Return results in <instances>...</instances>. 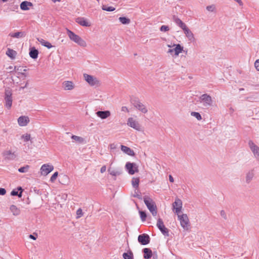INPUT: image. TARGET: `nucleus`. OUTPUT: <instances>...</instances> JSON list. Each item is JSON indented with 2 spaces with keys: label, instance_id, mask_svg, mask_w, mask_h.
<instances>
[{
  "label": "nucleus",
  "instance_id": "32",
  "mask_svg": "<svg viewBox=\"0 0 259 259\" xmlns=\"http://www.w3.org/2000/svg\"><path fill=\"white\" fill-rule=\"evenodd\" d=\"M122 256L124 259H134L133 253L131 250H129L127 252L123 253Z\"/></svg>",
  "mask_w": 259,
  "mask_h": 259
},
{
  "label": "nucleus",
  "instance_id": "10",
  "mask_svg": "<svg viewBox=\"0 0 259 259\" xmlns=\"http://www.w3.org/2000/svg\"><path fill=\"white\" fill-rule=\"evenodd\" d=\"M125 168L130 175H134L138 171V166L135 163L127 162L125 164Z\"/></svg>",
  "mask_w": 259,
  "mask_h": 259
},
{
  "label": "nucleus",
  "instance_id": "54",
  "mask_svg": "<svg viewBox=\"0 0 259 259\" xmlns=\"http://www.w3.org/2000/svg\"><path fill=\"white\" fill-rule=\"evenodd\" d=\"M106 170V167L105 165L103 166L100 169V171L101 173L104 172Z\"/></svg>",
  "mask_w": 259,
  "mask_h": 259
},
{
  "label": "nucleus",
  "instance_id": "57",
  "mask_svg": "<svg viewBox=\"0 0 259 259\" xmlns=\"http://www.w3.org/2000/svg\"><path fill=\"white\" fill-rule=\"evenodd\" d=\"M236 2H237L240 6H242L243 5V3L241 1V0H234Z\"/></svg>",
  "mask_w": 259,
  "mask_h": 259
},
{
  "label": "nucleus",
  "instance_id": "28",
  "mask_svg": "<svg viewBox=\"0 0 259 259\" xmlns=\"http://www.w3.org/2000/svg\"><path fill=\"white\" fill-rule=\"evenodd\" d=\"M38 51L34 48H32L30 49L29 52V55L31 58L33 59H35L38 57Z\"/></svg>",
  "mask_w": 259,
  "mask_h": 259
},
{
  "label": "nucleus",
  "instance_id": "55",
  "mask_svg": "<svg viewBox=\"0 0 259 259\" xmlns=\"http://www.w3.org/2000/svg\"><path fill=\"white\" fill-rule=\"evenodd\" d=\"M169 180L170 182H172V183L174 182V178L171 175L169 176Z\"/></svg>",
  "mask_w": 259,
  "mask_h": 259
},
{
  "label": "nucleus",
  "instance_id": "20",
  "mask_svg": "<svg viewBox=\"0 0 259 259\" xmlns=\"http://www.w3.org/2000/svg\"><path fill=\"white\" fill-rule=\"evenodd\" d=\"M62 87L65 90H72L74 88V85L71 81H64L62 83Z\"/></svg>",
  "mask_w": 259,
  "mask_h": 259
},
{
  "label": "nucleus",
  "instance_id": "19",
  "mask_svg": "<svg viewBox=\"0 0 259 259\" xmlns=\"http://www.w3.org/2000/svg\"><path fill=\"white\" fill-rule=\"evenodd\" d=\"M76 21L77 23L83 26L89 27L91 25L90 22L83 17L77 18Z\"/></svg>",
  "mask_w": 259,
  "mask_h": 259
},
{
  "label": "nucleus",
  "instance_id": "8",
  "mask_svg": "<svg viewBox=\"0 0 259 259\" xmlns=\"http://www.w3.org/2000/svg\"><path fill=\"white\" fill-rule=\"evenodd\" d=\"M156 226L163 235L165 236H169V230L165 227L161 219L159 218L158 219Z\"/></svg>",
  "mask_w": 259,
  "mask_h": 259
},
{
  "label": "nucleus",
  "instance_id": "34",
  "mask_svg": "<svg viewBox=\"0 0 259 259\" xmlns=\"http://www.w3.org/2000/svg\"><path fill=\"white\" fill-rule=\"evenodd\" d=\"M18 190H21V192L19 193H18V192L17 191L14 190L11 193V195L18 196L19 197H21L22 189L21 187H20L18 188Z\"/></svg>",
  "mask_w": 259,
  "mask_h": 259
},
{
  "label": "nucleus",
  "instance_id": "30",
  "mask_svg": "<svg viewBox=\"0 0 259 259\" xmlns=\"http://www.w3.org/2000/svg\"><path fill=\"white\" fill-rule=\"evenodd\" d=\"M108 171L110 174L113 176H119L122 174L121 169H113L111 168H109Z\"/></svg>",
  "mask_w": 259,
  "mask_h": 259
},
{
  "label": "nucleus",
  "instance_id": "63",
  "mask_svg": "<svg viewBox=\"0 0 259 259\" xmlns=\"http://www.w3.org/2000/svg\"><path fill=\"white\" fill-rule=\"evenodd\" d=\"M3 2H7L8 0H2Z\"/></svg>",
  "mask_w": 259,
  "mask_h": 259
},
{
  "label": "nucleus",
  "instance_id": "46",
  "mask_svg": "<svg viewBox=\"0 0 259 259\" xmlns=\"http://www.w3.org/2000/svg\"><path fill=\"white\" fill-rule=\"evenodd\" d=\"M160 29L161 31H167L169 30V27L166 25H162L161 26Z\"/></svg>",
  "mask_w": 259,
  "mask_h": 259
},
{
  "label": "nucleus",
  "instance_id": "4",
  "mask_svg": "<svg viewBox=\"0 0 259 259\" xmlns=\"http://www.w3.org/2000/svg\"><path fill=\"white\" fill-rule=\"evenodd\" d=\"M83 78L91 86L99 87L101 85L100 81L94 76L84 73Z\"/></svg>",
  "mask_w": 259,
  "mask_h": 259
},
{
  "label": "nucleus",
  "instance_id": "22",
  "mask_svg": "<svg viewBox=\"0 0 259 259\" xmlns=\"http://www.w3.org/2000/svg\"><path fill=\"white\" fill-rule=\"evenodd\" d=\"M254 176V173L253 170L248 171L245 176V182L247 184H249L252 180Z\"/></svg>",
  "mask_w": 259,
  "mask_h": 259
},
{
  "label": "nucleus",
  "instance_id": "44",
  "mask_svg": "<svg viewBox=\"0 0 259 259\" xmlns=\"http://www.w3.org/2000/svg\"><path fill=\"white\" fill-rule=\"evenodd\" d=\"M257 99V97L256 95H254L253 96H250L246 97V100L250 102H252Z\"/></svg>",
  "mask_w": 259,
  "mask_h": 259
},
{
  "label": "nucleus",
  "instance_id": "14",
  "mask_svg": "<svg viewBox=\"0 0 259 259\" xmlns=\"http://www.w3.org/2000/svg\"><path fill=\"white\" fill-rule=\"evenodd\" d=\"M174 209H175V212L177 214H179L182 208V201L179 198H176L175 201L172 204Z\"/></svg>",
  "mask_w": 259,
  "mask_h": 259
},
{
  "label": "nucleus",
  "instance_id": "17",
  "mask_svg": "<svg viewBox=\"0 0 259 259\" xmlns=\"http://www.w3.org/2000/svg\"><path fill=\"white\" fill-rule=\"evenodd\" d=\"M184 32L187 37L188 40L191 42H194L195 40L194 35L192 32L189 29V28L187 26L185 28L183 29Z\"/></svg>",
  "mask_w": 259,
  "mask_h": 259
},
{
  "label": "nucleus",
  "instance_id": "43",
  "mask_svg": "<svg viewBox=\"0 0 259 259\" xmlns=\"http://www.w3.org/2000/svg\"><path fill=\"white\" fill-rule=\"evenodd\" d=\"M21 138L24 139V141L26 142L30 140V139H31L30 135L28 134H26L23 135L21 136Z\"/></svg>",
  "mask_w": 259,
  "mask_h": 259
},
{
  "label": "nucleus",
  "instance_id": "38",
  "mask_svg": "<svg viewBox=\"0 0 259 259\" xmlns=\"http://www.w3.org/2000/svg\"><path fill=\"white\" fill-rule=\"evenodd\" d=\"M206 9L208 11L210 12H213V13L216 12V7H215V5H213V4L209 5V6H207L206 7Z\"/></svg>",
  "mask_w": 259,
  "mask_h": 259
},
{
  "label": "nucleus",
  "instance_id": "58",
  "mask_svg": "<svg viewBox=\"0 0 259 259\" xmlns=\"http://www.w3.org/2000/svg\"><path fill=\"white\" fill-rule=\"evenodd\" d=\"M28 84V81H27L26 83H25V84L24 85V87H22L21 88L22 89H24V88L27 87Z\"/></svg>",
  "mask_w": 259,
  "mask_h": 259
},
{
  "label": "nucleus",
  "instance_id": "9",
  "mask_svg": "<svg viewBox=\"0 0 259 259\" xmlns=\"http://www.w3.org/2000/svg\"><path fill=\"white\" fill-rule=\"evenodd\" d=\"M172 47H175V48L169 49L167 53L171 55H172V53H174V55L176 56H178L183 50V47L180 44H174Z\"/></svg>",
  "mask_w": 259,
  "mask_h": 259
},
{
  "label": "nucleus",
  "instance_id": "29",
  "mask_svg": "<svg viewBox=\"0 0 259 259\" xmlns=\"http://www.w3.org/2000/svg\"><path fill=\"white\" fill-rule=\"evenodd\" d=\"M9 35L10 36H11L12 37L21 38V37H24L25 35V34L24 32L20 31V32H16V33H10L9 34Z\"/></svg>",
  "mask_w": 259,
  "mask_h": 259
},
{
  "label": "nucleus",
  "instance_id": "51",
  "mask_svg": "<svg viewBox=\"0 0 259 259\" xmlns=\"http://www.w3.org/2000/svg\"><path fill=\"white\" fill-rule=\"evenodd\" d=\"M221 215L225 219H227V215L224 210H221Z\"/></svg>",
  "mask_w": 259,
  "mask_h": 259
},
{
  "label": "nucleus",
  "instance_id": "47",
  "mask_svg": "<svg viewBox=\"0 0 259 259\" xmlns=\"http://www.w3.org/2000/svg\"><path fill=\"white\" fill-rule=\"evenodd\" d=\"M76 214L77 215V218H80L82 215V212L81 208H79L76 211Z\"/></svg>",
  "mask_w": 259,
  "mask_h": 259
},
{
  "label": "nucleus",
  "instance_id": "60",
  "mask_svg": "<svg viewBox=\"0 0 259 259\" xmlns=\"http://www.w3.org/2000/svg\"><path fill=\"white\" fill-rule=\"evenodd\" d=\"M167 46L168 47V48H171V47H173L171 45H167Z\"/></svg>",
  "mask_w": 259,
  "mask_h": 259
},
{
  "label": "nucleus",
  "instance_id": "62",
  "mask_svg": "<svg viewBox=\"0 0 259 259\" xmlns=\"http://www.w3.org/2000/svg\"><path fill=\"white\" fill-rule=\"evenodd\" d=\"M63 177H64L65 179H67V176H63Z\"/></svg>",
  "mask_w": 259,
  "mask_h": 259
},
{
  "label": "nucleus",
  "instance_id": "23",
  "mask_svg": "<svg viewBox=\"0 0 259 259\" xmlns=\"http://www.w3.org/2000/svg\"><path fill=\"white\" fill-rule=\"evenodd\" d=\"M121 149L124 153L127 154L128 155H130V156H134L135 155L134 151L128 147H126L124 145H121Z\"/></svg>",
  "mask_w": 259,
  "mask_h": 259
},
{
  "label": "nucleus",
  "instance_id": "21",
  "mask_svg": "<svg viewBox=\"0 0 259 259\" xmlns=\"http://www.w3.org/2000/svg\"><path fill=\"white\" fill-rule=\"evenodd\" d=\"M97 115L102 119H106L110 116V112L107 111H99L96 112Z\"/></svg>",
  "mask_w": 259,
  "mask_h": 259
},
{
  "label": "nucleus",
  "instance_id": "13",
  "mask_svg": "<svg viewBox=\"0 0 259 259\" xmlns=\"http://www.w3.org/2000/svg\"><path fill=\"white\" fill-rule=\"evenodd\" d=\"M138 240L140 244L145 245L148 244L150 242V238L148 234H142L139 235Z\"/></svg>",
  "mask_w": 259,
  "mask_h": 259
},
{
  "label": "nucleus",
  "instance_id": "16",
  "mask_svg": "<svg viewBox=\"0 0 259 259\" xmlns=\"http://www.w3.org/2000/svg\"><path fill=\"white\" fill-rule=\"evenodd\" d=\"M248 144L250 149L254 155V156L258 160H259V147L252 141H249Z\"/></svg>",
  "mask_w": 259,
  "mask_h": 259
},
{
  "label": "nucleus",
  "instance_id": "42",
  "mask_svg": "<svg viewBox=\"0 0 259 259\" xmlns=\"http://www.w3.org/2000/svg\"><path fill=\"white\" fill-rule=\"evenodd\" d=\"M139 213L140 215L141 219L143 222L145 221L146 220V219L147 218V214L146 212L144 211H139Z\"/></svg>",
  "mask_w": 259,
  "mask_h": 259
},
{
  "label": "nucleus",
  "instance_id": "40",
  "mask_svg": "<svg viewBox=\"0 0 259 259\" xmlns=\"http://www.w3.org/2000/svg\"><path fill=\"white\" fill-rule=\"evenodd\" d=\"M191 115L192 116L195 117L198 120L202 119V117L199 113L196 112H192Z\"/></svg>",
  "mask_w": 259,
  "mask_h": 259
},
{
  "label": "nucleus",
  "instance_id": "15",
  "mask_svg": "<svg viewBox=\"0 0 259 259\" xmlns=\"http://www.w3.org/2000/svg\"><path fill=\"white\" fill-rule=\"evenodd\" d=\"M54 169V166L49 164H43L41 168V173L42 175L47 176Z\"/></svg>",
  "mask_w": 259,
  "mask_h": 259
},
{
  "label": "nucleus",
  "instance_id": "5",
  "mask_svg": "<svg viewBox=\"0 0 259 259\" xmlns=\"http://www.w3.org/2000/svg\"><path fill=\"white\" fill-rule=\"evenodd\" d=\"M177 215L178 219L180 222L181 227L185 230H188L189 227V221L187 215L186 214L180 215V213Z\"/></svg>",
  "mask_w": 259,
  "mask_h": 259
},
{
  "label": "nucleus",
  "instance_id": "50",
  "mask_svg": "<svg viewBox=\"0 0 259 259\" xmlns=\"http://www.w3.org/2000/svg\"><path fill=\"white\" fill-rule=\"evenodd\" d=\"M109 147H110V148L111 149V150H113V149H115L117 147V145L114 144V143H112V144H111L110 145H109Z\"/></svg>",
  "mask_w": 259,
  "mask_h": 259
},
{
  "label": "nucleus",
  "instance_id": "26",
  "mask_svg": "<svg viewBox=\"0 0 259 259\" xmlns=\"http://www.w3.org/2000/svg\"><path fill=\"white\" fill-rule=\"evenodd\" d=\"M32 4L27 1H24L20 4V8L22 10H29V7L32 6Z\"/></svg>",
  "mask_w": 259,
  "mask_h": 259
},
{
  "label": "nucleus",
  "instance_id": "24",
  "mask_svg": "<svg viewBox=\"0 0 259 259\" xmlns=\"http://www.w3.org/2000/svg\"><path fill=\"white\" fill-rule=\"evenodd\" d=\"M144 253V258L145 259H149L151 257L152 255V250L148 248H145L143 249Z\"/></svg>",
  "mask_w": 259,
  "mask_h": 259
},
{
  "label": "nucleus",
  "instance_id": "37",
  "mask_svg": "<svg viewBox=\"0 0 259 259\" xmlns=\"http://www.w3.org/2000/svg\"><path fill=\"white\" fill-rule=\"evenodd\" d=\"M139 178H133L132 181V185L135 188H138L139 184Z\"/></svg>",
  "mask_w": 259,
  "mask_h": 259
},
{
  "label": "nucleus",
  "instance_id": "39",
  "mask_svg": "<svg viewBox=\"0 0 259 259\" xmlns=\"http://www.w3.org/2000/svg\"><path fill=\"white\" fill-rule=\"evenodd\" d=\"M29 167H30L29 165H26L24 166L19 168L18 169V171L20 172L25 173L28 171Z\"/></svg>",
  "mask_w": 259,
  "mask_h": 259
},
{
  "label": "nucleus",
  "instance_id": "31",
  "mask_svg": "<svg viewBox=\"0 0 259 259\" xmlns=\"http://www.w3.org/2000/svg\"><path fill=\"white\" fill-rule=\"evenodd\" d=\"M10 210L14 215H18L20 213V210L14 205H12L10 207Z\"/></svg>",
  "mask_w": 259,
  "mask_h": 259
},
{
  "label": "nucleus",
  "instance_id": "45",
  "mask_svg": "<svg viewBox=\"0 0 259 259\" xmlns=\"http://www.w3.org/2000/svg\"><path fill=\"white\" fill-rule=\"evenodd\" d=\"M58 172H55V173H54V174L52 176V177H51V178H50V181H51L52 182H54L56 180V179L57 177H58Z\"/></svg>",
  "mask_w": 259,
  "mask_h": 259
},
{
  "label": "nucleus",
  "instance_id": "64",
  "mask_svg": "<svg viewBox=\"0 0 259 259\" xmlns=\"http://www.w3.org/2000/svg\"><path fill=\"white\" fill-rule=\"evenodd\" d=\"M16 68H17V67H16V66H15V67H14V70H16Z\"/></svg>",
  "mask_w": 259,
  "mask_h": 259
},
{
  "label": "nucleus",
  "instance_id": "36",
  "mask_svg": "<svg viewBox=\"0 0 259 259\" xmlns=\"http://www.w3.org/2000/svg\"><path fill=\"white\" fill-rule=\"evenodd\" d=\"M71 139L79 143H82L84 141L83 138L82 137L75 135L72 136Z\"/></svg>",
  "mask_w": 259,
  "mask_h": 259
},
{
  "label": "nucleus",
  "instance_id": "33",
  "mask_svg": "<svg viewBox=\"0 0 259 259\" xmlns=\"http://www.w3.org/2000/svg\"><path fill=\"white\" fill-rule=\"evenodd\" d=\"M6 54L11 58L14 59L16 55V52L11 49H8Z\"/></svg>",
  "mask_w": 259,
  "mask_h": 259
},
{
  "label": "nucleus",
  "instance_id": "35",
  "mask_svg": "<svg viewBox=\"0 0 259 259\" xmlns=\"http://www.w3.org/2000/svg\"><path fill=\"white\" fill-rule=\"evenodd\" d=\"M119 21L123 24H128L130 23L131 20L130 19L125 17H120L119 18Z\"/></svg>",
  "mask_w": 259,
  "mask_h": 259
},
{
  "label": "nucleus",
  "instance_id": "59",
  "mask_svg": "<svg viewBox=\"0 0 259 259\" xmlns=\"http://www.w3.org/2000/svg\"><path fill=\"white\" fill-rule=\"evenodd\" d=\"M54 3H56L57 2H60L61 0H52Z\"/></svg>",
  "mask_w": 259,
  "mask_h": 259
},
{
  "label": "nucleus",
  "instance_id": "2",
  "mask_svg": "<svg viewBox=\"0 0 259 259\" xmlns=\"http://www.w3.org/2000/svg\"><path fill=\"white\" fill-rule=\"evenodd\" d=\"M143 200L145 204L152 214L153 216H156L157 214L156 206L153 200L148 196H144Z\"/></svg>",
  "mask_w": 259,
  "mask_h": 259
},
{
  "label": "nucleus",
  "instance_id": "12",
  "mask_svg": "<svg viewBox=\"0 0 259 259\" xmlns=\"http://www.w3.org/2000/svg\"><path fill=\"white\" fill-rule=\"evenodd\" d=\"M127 124L128 126L137 130H141V125L139 122L132 117H130L127 119Z\"/></svg>",
  "mask_w": 259,
  "mask_h": 259
},
{
  "label": "nucleus",
  "instance_id": "27",
  "mask_svg": "<svg viewBox=\"0 0 259 259\" xmlns=\"http://www.w3.org/2000/svg\"><path fill=\"white\" fill-rule=\"evenodd\" d=\"M174 22L183 30L187 27L186 24L184 23L180 19L178 18H174Z\"/></svg>",
  "mask_w": 259,
  "mask_h": 259
},
{
  "label": "nucleus",
  "instance_id": "3",
  "mask_svg": "<svg viewBox=\"0 0 259 259\" xmlns=\"http://www.w3.org/2000/svg\"><path fill=\"white\" fill-rule=\"evenodd\" d=\"M4 100L5 107L8 109H10L12 105L13 98L12 90L9 88L5 89Z\"/></svg>",
  "mask_w": 259,
  "mask_h": 259
},
{
  "label": "nucleus",
  "instance_id": "7",
  "mask_svg": "<svg viewBox=\"0 0 259 259\" xmlns=\"http://www.w3.org/2000/svg\"><path fill=\"white\" fill-rule=\"evenodd\" d=\"M132 103L133 104L135 108H136L141 112L143 113H146L148 112V110L146 108L145 105L141 103L139 100H134L132 101Z\"/></svg>",
  "mask_w": 259,
  "mask_h": 259
},
{
  "label": "nucleus",
  "instance_id": "53",
  "mask_svg": "<svg viewBox=\"0 0 259 259\" xmlns=\"http://www.w3.org/2000/svg\"><path fill=\"white\" fill-rule=\"evenodd\" d=\"M134 197H137L138 199L142 200V197L141 195H139L135 192V194L134 195Z\"/></svg>",
  "mask_w": 259,
  "mask_h": 259
},
{
  "label": "nucleus",
  "instance_id": "18",
  "mask_svg": "<svg viewBox=\"0 0 259 259\" xmlns=\"http://www.w3.org/2000/svg\"><path fill=\"white\" fill-rule=\"evenodd\" d=\"M29 122V119L28 116H21L18 119V123L21 126H26Z\"/></svg>",
  "mask_w": 259,
  "mask_h": 259
},
{
  "label": "nucleus",
  "instance_id": "1",
  "mask_svg": "<svg viewBox=\"0 0 259 259\" xmlns=\"http://www.w3.org/2000/svg\"><path fill=\"white\" fill-rule=\"evenodd\" d=\"M67 34L72 41L76 43L77 45L82 47H85L87 46L86 42L82 39L79 35H76L74 32L69 30L68 29H66Z\"/></svg>",
  "mask_w": 259,
  "mask_h": 259
},
{
  "label": "nucleus",
  "instance_id": "41",
  "mask_svg": "<svg viewBox=\"0 0 259 259\" xmlns=\"http://www.w3.org/2000/svg\"><path fill=\"white\" fill-rule=\"evenodd\" d=\"M102 10L104 11H106L108 12H112L115 10V8L112 7H107L105 5H103Z\"/></svg>",
  "mask_w": 259,
  "mask_h": 259
},
{
  "label": "nucleus",
  "instance_id": "49",
  "mask_svg": "<svg viewBox=\"0 0 259 259\" xmlns=\"http://www.w3.org/2000/svg\"><path fill=\"white\" fill-rule=\"evenodd\" d=\"M6 193V190L4 188H0V195H4Z\"/></svg>",
  "mask_w": 259,
  "mask_h": 259
},
{
  "label": "nucleus",
  "instance_id": "6",
  "mask_svg": "<svg viewBox=\"0 0 259 259\" xmlns=\"http://www.w3.org/2000/svg\"><path fill=\"white\" fill-rule=\"evenodd\" d=\"M199 100L200 102L202 103L203 105L205 107H208L212 105L213 101L212 98L207 94H204L201 95L199 97Z\"/></svg>",
  "mask_w": 259,
  "mask_h": 259
},
{
  "label": "nucleus",
  "instance_id": "25",
  "mask_svg": "<svg viewBox=\"0 0 259 259\" xmlns=\"http://www.w3.org/2000/svg\"><path fill=\"white\" fill-rule=\"evenodd\" d=\"M37 39L41 45L47 47L48 49H51L53 47V46L49 41H46L41 38H37Z\"/></svg>",
  "mask_w": 259,
  "mask_h": 259
},
{
  "label": "nucleus",
  "instance_id": "11",
  "mask_svg": "<svg viewBox=\"0 0 259 259\" xmlns=\"http://www.w3.org/2000/svg\"><path fill=\"white\" fill-rule=\"evenodd\" d=\"M2 155L5 159L8 160H14L17 157L15 152L11 150H5L3 152Z\"/></svg>",
  "mask_w": 259,
  "mask_h": 259
},
{
  "label": "nucleus",
  "instance_id": "56",
  "mask_svg": "<svg viewBox=\"0 0 259 259\" xmlns=\"http://www.w3.org/2000/svg\"><path fill=\"white\" fill-rule=\"evenodd\" d=\"M29 238L35 240L36 239V237H35L33 235H29Z\"/></svg>",
  "mask_w": 259,
  "mask_h": 259
},
{
  "label": "nucleus",
  "instance_id": "48",
  "mask_svg": "<svg viewBox=\"0 0 259 259\" xmlns=\"http://www.w3.org/2000/svg\"><path fill=\"white\" fill-rule=\"evenodd\" d=\"M254 66L256 69L259 71V59L256 60L254 62Z\"/></svg>",
  "mask_w": 259,
  "mask_h": 259
},
{
  "label": "nucleus",
  "instance_id": "61",
  "mask_svg": "<svg viewBox=\"0 0 259 259\" xmlns=\"http://www.w3.org/2000/svg\"><path fill=\"white\" fill-rule=\"evenodd\" d=\"M244 89L243 88H240L239 89V91H244Z\"/></svg>",
  "mask_w": 259,
  "mask_h": 259
},
{
  "label": "nucleus",
  "instance_id": "52",
  "mask_svg": "<svg viewBox=\"0 0 259 259\" xmlns=\"http://www.w3.org/2000/svg\"><path fill=\"white\" fill-rule=\"evenodd\" d=\"M121 111L123 112H128L129 110L126 106H123L121 108Z\"/></svg>",
  "mask_w": 259,
  "mask_h": 259
}]
</instances>
